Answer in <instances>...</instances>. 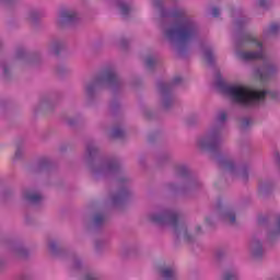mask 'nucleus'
Masks as SVG:
<instances>
[{"instance_id": "1", "label": "nucleus", "mask_w": 280, "mask_h": 280, "mask_svg": "<svg viewBox=\"0 0 280 280\" xmlns=\"http://www.w3.org/2000/svg\"><path fill=\"white\" fill-rule=\"evenodd\" d=\"M243 45H248L249 47L258 49L257 51H240L237 52V57L241 60H264V66L257 73L260 80H267V78H270V75L277 71V67L266 59L264 44L259 42L255 35H245L243 37Z\"/></svg>"}, {"instance_id": "2", "label": "nucleus", "mask_w": 280, "mask_h": 280, "mask_svg": "<svg viewBox=\"0 0 280 280\" xmlns=\"http://www.w3.org/2000/svg\"><path fill=\"white\" fill-rule=\"evenodd\" d=\"M175 23L165 31V36L168 40H177L182 45L191 43L196 38L197 30L185 12L177 11L174 13Z\"/></svg>"}, {"instance_id": "3", "label": "nucleus", "mask_w": 280, "mask_h": 280, "mask_svg": "<svg viewBox=\"0 0 280 280\" xmlns=\"http://www.w3.org/2000/svg\"><path fill=\"white\" fill-rule=\"evenodd\" d=\"M223 91L233 102L243 104V106H253V104L266 100V95H270L273 98L277 97L275 93L268 91H253L241 85H224Z\"/></svg>"}, {"instance_id": "4", "label": "nucleus", "mask_w": 280, "mask_h": 280, "mask_svg": "<svg viewBox=\"0 0 280 280\" xmlns=\"http://www.w3.org/2000/svg\"><path fill=\"white\" fill-rule=\"evenodd\" d=\"M119 82V79L117 78V74L115 73V70L107 69L104 70L92 84L86 86L88 93H93V89H95V85L97 84H108L109 86H114V84H117Z\"/></svg>"}, {"instance_id": "5", "label": "nucleus", "mask_w": 280, "mask_h": 280, "mask_svg": "<svg viewBox=\"0 0 280 280\" xmlns=\"http://www.w3.org/2000/svg\"><path fill=\"white\" fill-rule=\"evenodd\" d=\"M151 222H154L155 224H171L173 229L177 230L178 229V213L176 212H170L165 211L162 214H153L150 218Z\"/></svg>"}, {"instance_id": "6", "label": "nucleus", "mask_w": 280, "mask_h": 280, "mask_svg": "<svg viewBox=\"0 0 280 280\" xmlns=\"http://www.w3.org/2000/svg\"><path fill=\"white\" fill-rule=\"evenodd\" d=\"M220 143V132L211 131L206 138H201L198 144L203 150H215Z\"/></svg>"}, {"instance_id": "7", "label": "nucleus", "mask_w": 280, "mask_h": 280, "mask_svg": "<svg viewBox=\"0 0 280 280\" xmlns=\"http://www.w3.org/2000/svg\"><path fill=\"white\" fill-rule=\"evenodd\" d=\"M78 19V13L74 11H62L61 12V23H73Z\"/></svg>"}, {"instance_id": "8", "label": "nucleus", "mask_w": 280, "mask_h": 280, "mask_svg": "<svg viewBox=\"0 0 280 280\" xmlns=\"http://www.w3.org/2000/svg\"><path fill=\"white\" fill-rule=\"evenodd\" d=\"M24 198L27 200V202H32V205H38V202L43 200V196L40 194L30 191L24 194Z\"/></svg>"}, {"instance_id": "9", "label": "nucleus", "mask_w": 280, "mask_h": 280, "mask_svg": "<svg viewBox=\"0 0 280 280\" xmlns=\"http://www.w3.org/2000/svg\"><path fill=\"white\" fill-rule=\"evenodd\" d=\"M252 253L254 255V257H261V255L264 254V248L261 246V242L254 240L252 242Z\"/></svg>"}, {"instance_id": "10", "label": "nucleus", "mask_w": 280, "mask_h": 280, "mask_svg": "<svg viewBox=\"0 0 280 280\" xmlns=\"http://www.w3.org/2000/svg\"><path fill=\"white\" fill-rule=\"evenodd\" d=\"M162 277L165 280H174L176 279V270L173 268L166 267L161 270Z\"/></svg>"}, {"instance_id": "11", "label": "nucleus", "mask_w": 280, "mask_h": 280, "mask_svg": "<svg viewBox=\"0 0 280 280\" xmlns=\"http://www.w3.org/2000/svg\"><path fill=\"white\" fill-rule=\"evenodd\" d=\"M224 221L229 222L230 224H235V213L233 212H226L224 214Z\"/></svg>"}, {"instance_id": "12", "label": "nucleus", "mask_w": 280, "mask_h": 280, "mask_svg": "<svg viewBox=\"0 0 280 280\" xmlns=\"http://www.w3.org/2000/svg\"><path fill=\"white\" fill-rule=\"evenodd\" d=\"M222 167L225 172H233V170H235V164H233V162H223Z\"/></svg>"}, {"instance_id": "13", "label": "nucleus", "mask_w": 280, "mask_h": 280, "mask_svg": "<svg viewBox=\"0 0 280 280\" xmlns=\"http://www.w3.org/2000/svg\"><path fill=\"white\" fill-rule=\"evenodd\" d=\"M280 30V24L279 23H272L269 28H268V34H277Z\"/></svg>"}, {"instance_id": "14", "label": "nucleus", "mask_w": 280, "mask_h": 280, "mask_svg": "<svg viewBox=\"0 0 280 280\" xmlns=\"http://www.w3.org/2000/svg\"><path fill=\"white\" fill-rule=\"evenodd\" d=\"M205 60L208 63L213 62V52L211 50H205Z\"/></svg>"}, {"instance_id": "15", "label": "nucleus", "mask_w": 280, "mask_h": 280, "mask_svg": "<svg viewBox=\"0 0 280 280\" xmlns=\"http://www.w3.org/2000/svg\"><path fill=\"white\" fill-rule=\"evenodd\" d=\"M223 279L224 280H235V279H237V273L228 271L224 273Z\"/></svg>"}, {"instance_id": "16", "label": "nucleus", "mask_w": 280, "mask_h": 280, "mask_svg": "<svg viewBox=\"0 0 280 280\" xmlns=\"http://www.w3.org/2000/svg\"><path fill=\"white\" fill-rule=\"evenodd\" d=\"M120 12L122 16H128V13L130 12V7L128 4H120Z\"/></svg>"}, {"instance_id": "17", "label": "nucleus", "mask_w": 280, "mask_h": 280, "mask_svg": "<svg viewBox=\"0 0 280 280\" xmlns=\"http://www.w3.org/2000/svg\"><path fill=\"white\" fill-rule=\"evenodd\" d=\"M113 137H115L116 139H119L120 137H124V130H121L120 128L114 129Z\"/></svg>"}, {"instance_id": "18", "label": "nucleus", "mask_w": 280, "mask_h": 280, "mask_svg": "<svg viewBox=\"0 0 280 280\" xmlns=\"http://www.w3.org/2000/svg\"><path fill=\"white\" fill-rule=\"evenodd\" d=\"M95 224H102L104 222V215L103 214H96L94 218Z\"/></svg>"}, {"instance_id": "19", "label": "nucleus", "mask_w": 280, "mask_h": 280, "mask_svg": "<svg viewBox=\"0 0 280 280\" xmlns=\"http://www.w3.org/2000/svg\"><path fill=\"white\" fill-rule=\"evenodd\" d=\"M154 59L152 57H148L145 61V66L151 69V67H154Z\"/></svg>"}, {"instance_id": "20", "label": "nucleus", "mask_w": 280, "mask_h": 280, "mask_svg": "<svg viewBox=\"0 0 280 280\" xmlns=\"http://www.w3.org/2000/svg\"><path fill=\"white\" fill-rule=\"evenodd\" d=\"M218 121H226V114L224 112L219 114Z\"/></svg>"}, {"instance_id": "21", "label": "nucleus", "mask_w": 280, "mask_h": 280, "mask_svg": "<svg viewBox=\"0 0 280 280\" xmlns=\"http://www.w3.org/2000/svg\"><path fill=\"white\" fill-rule=\"evenodd\" d=\"M178 174H179V176H185V174H187V167L180 166L178 168Z\"/></svg>"}, {"instance_id": "22", "label": "nucleus", "mask_w": 280, "mask_h": 280, "mask_svg": "<svg viewBox=\"0 0 280 280\" xmlns=\"http://www.w3.org/2000/svg\"><path fill=\"white\" fill-rule=\"evenodd\" d=\"M95 152H97V149H95V147H88V153L90 156H93Z\"/></svg>"}, {"instance_id": "23", "label": "nucleus", "mask_w": 280, "mask_h": 280, "mask_svg": "<svg viewBox=\"0 0 280 280\" xmlns=\"http://www.w3.org/2000/svg\"><path fill=\"white\" fill-rule=\"evenodd\" d=\"M242 125H243V128H247V126H250V119L249 118L243 119Z\"/></svg>"}, {"instance_id": "24", "label": "nucleus", "mask_w": 280, "mask_h": 280, "mask_svg": "<svg viewBox=\"0 0 280 280\" xmlns=\"http://www.w3.org/2000/svg\"><path fill=\"white\" fill-rule=\"evenodd\" d=\"M212 15H213L214 18L220 16V9L213 8V9H212Z\"/></svg>"}, {"instance_id": "25", "label": "nucleus", "mask_w": 280, "mask_h": 280, "mask_svg": "<svg viewBox=\"0 0 280 280\" xmlns=\"http://www.w3.org/2000/svg\"><path fill=\"white\" fill-rule=\"evenodd\" d=\"M159 89H160L161 93H165V91H167V85L160 84Z\"/></svg>"}, {"instance_id": "26", "label": "nucleus", "mask_w": 280, "mask_h": 280, "mask_svg": "<svg viewBox=\"0 0 280 280\" xmlns=\"http://www.w3.org/2000/svg\"><path fill=\"white\" fill-rule=\"evenodd\" d=\"M266 3H268V0H259L260 8H266Z\"/></svg>"}, {"instance_id": "27", "label": "nucleus", "mask_w": 280, "mask_h": 280, "mask_svg": "<svg viewBox=\"0 0 280 280\" xmlns=\"http://www.w3.org/2000/svg\"><path fill=\"white\" fill-rule=\"evenodd\" d=\"M180 80H182L180 77H176L173 79L172 84H178V82H180Z\"/></svg>"}, {"instance_id": "28", "label": "nucleus", "mask_w": 280, "mask_h": 280, "mask_svg": "<svg viewBox=\"0 0 280 280\" xmlns=\"http://www.w3.org/2000/svg\"><path fill=\"white\" fill-rule=\"evenodd\" d=\"M85 280H96L95 277H93V275H88L85 276Z\"/></svg>"}, {"instance_id": "29", "label": "nucleus", "mask_w": 280, "mask_h": 280, "mask_svg": "<svg viewBox=\"0 0 280 280\" xmlns=\"http://www.w3.org/2000/svg\"><path fill=\"white\" fill-rule=\"evenodd\" d=\"M277 233H280V217H279L278 223H277Z\"/></svg>"}, {"instance_id": "30", "label": "nucleus", "mask_w": 280, "mask_h": 280, "mask_svg": "<svg viewBox=\"0 0 280 280\" xmlns=\"http://www.w3.org/2000/svg\"><path fill=\"white\" fill-rule=\"evenodd\" d=\"M58 47H60V46H55V47H54L55 54H59V52H58Z\"/></svg>"}, {"instance_id": "31", "label": "nucleus", "mask_w": 280, "mask_h": 280, "mask_svg": "<svg viewBox=\"0 0 280 280\" xmlns=\"http://www.w3.org/2000/svg\"><path fill=\"white\" fill-rule=\"evenodd\" d=\"M55 247H56V244L51 243L50 244V249L54 250Z\"/></svg>"}, {"instance_id": "32", "label": "nucleus", "mask_w": 280, "mask_h": 280, "mask_svg": "<svg viewBox=\"0 0 280 280\" xmlns=\"http://www.w3.org/2000/svg\"><path fill=\"white\" fill-rule=\"evenodd\" d=\"M4 73H8V68H4Z\"/></svg>"}, {"instance_id": "33", "label": "nucleus", "mask_w": 280, "mask_h": 280, "mask_svg": "<svg viewBox=\"0 0 280 280\" xmlns=\"http://www.w3.org/2000/svg\"><path fill=\"white\" fill-rule=\"evenodd\" d=\"M197 232H200V226H197Z\"/></svg>"}, {"instance_id": "34", "label": "nucleus", "mask_w": 280, "mask_h": 280, "mask_svg": "<svg viewBox=\"0 0 280 280\" xmlns=\"http://www.w3.org/2000/svg\"><path fill=\"white\" fill-rule=\"evenodd\" d=\"M18 56H21V52H18Z\"/></svg>"}, {"instance_id": "35", "label": "nucleus", "mask_w": 280, "mask_h": 280, "mask_svg": "<svg viewBox=\"0 0 280 280\" xmlns=\"http://www.w3.org/2000/svg\"><path fill=\"white\" fill-rule=\"evenodd\" d=\"M155 3V5H156V2H154Z\"/></svg>"}]
</instances>
